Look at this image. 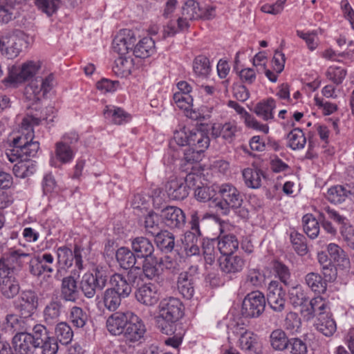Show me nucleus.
I'll return each instance as SVG.
<instances>
[{
    "label": "nucleus",
    "instance_id": "4",
    "mask_svg": "<svg viewBox=\"0 0 354 354\" xmlns=\"http://www.w3.org/2000/svg\"><path fill=\"white\" fill-rule=\"evenodd\" d=\"M107 270L101 266L93 269V272H86L83 274L80 288L84 295L91 299L94 297L97 291L102 290L106 286L108 280Z\"/></svg>",
    "mask_w": 354,
    "mask_h": 354
},
{
    "label": "nucleus",
    "instance_id": "23",
    "mask_svg": "<svg viewBox=\"0 0 354 354\" xmlns=\"http://www.w3.org/2000/svg\"><path fill=\"white\" fill-rule=\"evenodd\" d=\"M165 190L169 198L172 200H183L188 194V189L182 180L174 178L165 185Z\"/></svg>",
    "mask_w": 354,
    "mask_h": 354
},
{
    "label": "nucleus",
    "instance_id": "24",
    "mask_svg": "<svg viewBox=\"0 0 354 354\" xmlns=\"http://www.w3.org/2000/svg\"><path fill=\"white\" fill-rule=\"evenodd\" d=\"M315 326L317 330L327 337L332 336L336 331V322L333 318V315L329 314H319V317L316 319Z\"/></svg>",
    "mask_w": 354,
    "mask_h": 354
},
{
    "label": "nucleus",
    "instance_id": "58",
    "mask_svg": "<svg viewBox=\"0 0 354 354\" xmlns=\"http://www.w3.org/2000/svg\"><path fill=\"white\" fill-rule=\"evenodd\" d=\"M265 277L259 269H249L247 272L245 284L254 288L260 287L264 282Z\"/></svg>",
    "mask_w": 354,
    "mask_h": 354
},
{
    "label": "nucleus",
    "instance_id": "54",
    "mask_svg": "<svg viewBox=\"0 0 354 354\" xmlns=\"http://www.w3.org/2000/svg\"><path fill=\"white\" fill-rule=\"evenodd\" d=\"M32 339L35 346L37 348L40 344L44 343V342L50 337V333L46 328V327L42 324H36L33 326L32 333H30Z\"/></svg>",
    "mask_w": 354,
    "mask_h": 354
},
{
    "label": "nucleus",
    "instance_id": "31",
    "mask_svg": "<svg viewBox=\"0 0 354 354\" xmlns=\"http://www.w3.org/2000/svg\"><path fill=\"white\" fill-rule=\"evenodd\" d=\"M19 280L15 277H5L0 282V291L8 299L15 298L20 291Z\"/></svg>",
    "mask_w": 354,
    "mask_h": 354
},
{
    "label": "nucleus",
    "instance_id": "40",
    "mask_svg": "<svg viewBox=\"0 0 354 354\" xmlns=\"http://www.w3.org/2000/svg\"><path fill=\"white\" fill-rule=\"evenodd\" d=\"M275 107L274 100L268 98L265 101L259 102L254 107V112L265 121H268L274 118L273 111Z\"/></svg>",
    "mask_w": 354,
    "mask_h": 354
},
{
    "label": "nucleus",
    "instance_id": "34",
    "mask_svg": "<svg viewBox=\"0 0 354 354\" xmlns=\"http://www.w3.org/2000/svg\"><path fill=\"white\" fill-rule=\"evenodd\" d=\"M105 118L110 120L113 124H122L129 122L130 115L122 109L116 106H106L103 111Z\"/></svg>",
    "mask_w": 354,
    "mask_h": 354
},
{
    "label": "nucleus",
    "instance_id": "59",
    "mask_svg": "<svg viewBox=\"0 0 354 354\" xmlns=\"http://www.w3.org/2000/svg\"><path fill=\"white\" fill-rule=\"evenodd\" d=\"M216 241L214 240L207 241L203 243V254L206 264L212 266L214 263L217 257L215 250Z\"/></svg>",
    "mask_w": 354,
    "mask_h": 354
},
{
    "label": "nucleus",
    "instance_id": "27",
    "mask_svg": "<svg viewBox=\"0 0 354 354\" xmlns=\"http://www.w3.org/2000/svg\"><path fill=\"white\" fill-rule=\"evenodd\" d=\"M156 52L155 41L151 37H144L133 48V53L136 57L145 59Z\"/></svg>",
    "mask_w": 354,
    "mask_h": 354
},
{
    "label": "nucleus",
    "instance_id": "46",
    "mask_svg": "<svg viewBox=\"0 0 354 354\" xmlns=\"http://www.w3.org/2000/svg\"><path fill=\"white\" fill-rule=\"evenodd\" d=\"M55 152L56 159L62 164L71 162L74 157V151L72 147L61 141L55 144Z\"/></svg>",
    "mask_w": 354,
    "mask_h": 354
},
{
    "label": "nucleus",
    "instance_id": "15",
    "mask_svg": "<svg viewBox=\"0 0 354 354\" xmlns=\"http://www.w3.org/2000/svg\"><path fill=\"white\" fill-rule=\"evenodd\" d=\"M167 259L168 258H165L164 260L162 257H158L155 255L145 259L141 269L144 276L148 279H153L158 277L165 267L170 268L167 265V263H170Z\"/></svg>",
    "mask_w": 354,
    "mask_h": 354
},
{
    "label": "nucleus",
    "instance_id": "26",
    "mask_svg": "<svg viewBox=\"0 0 354 354\" xmlns=\"http://www.w3.org/2000/svg\"><path fill=\"white\" fill-rule=\"evenodd\" d=\"M214 241L218 250L224 256L233 254L239 248V241L232 234L220 236L217 240Z\"/></svg>",
    "mask_w": 354,
    "mask_h": 354
},
{
    "label": "nucleus",
    "instance_id": "33",
    "mask_svg": "<svg viewBox=\"0 0 354 354\" xmlns=\"http://www.w3.org/2000/svg\"><path fill=\"white\" fill-rule=\"evenodd\" d=\"M245 185L252 189H258L261 186L263 171L257 168H246L242 171Z\"/></svg>",
    "mask_w": 354,
    "mask_h": 354
},
{
    "label": "nucleus",
    "instance_id": "21",
    "mask_svg": "<svg viewBox=\"0 0 354 354\" xmlns=\"http://www.w3.org/2000/svg\"><path fill=\"white\" fill-rule=\"evenodd\" d=\"M64 312V305L60 299L51 300L44 309V322L49 325L57 323Z\"/></svg>",
    "mask_w": 354,
    "mask_h": 354
},
{
    "label": "nucleus",
    "instance_id": "3",
    "mask_svg": "<svg viewBox=\"0 0 354 354\" xmlns=\"http://www.w3.org/2000/svg\"><path fill=\"white\" fill-rule=\"evenodd\" d=\"M218 198L214 200L217 211L227 215L230 209H236L242 205L243 199L239 190L231 183H223L217 187Z\"/></svg>",
    "mask_w": 354,
    "mask_h": 354
},
{
    "label": "nucleus",
    "instance_id": "22",
    "mask_svg": "<svg viewBox=\"0 0 354 354\" xmlns=\"http://www.w3.org/2000/svg\"><path fill=\"white\" fill-rule=\"evenodd\" d=\"M131 248L137 258L146 259L153 255L154 247L147 238L139 236L131 241Z\"/></svg>",
    "mask_w": 354,
    "mask_h": 354
},
{
    "label": "nucleus",
    "instance_id": "2",
    "mask_svg": "<svg viewBox=\"0 0 354 354\" xmlns=\"http://www.w3.org/2000/svg\"><path fill=\"white\" fill-rule=\"evenodd\" d=\"M184 308L180 299L175 297L164 299L160 304V314L156 318L158 328L162 333H174L172 324L184 315Z\"/></svg>",
    "mask_w": 354,
    "mask_h": 354
},
{
    "label": "nucleus",
    "instance_id": "47",
    "mask_svg": "<svg viewBox=\"0 0 354 354\" xmlns=\"http://www.w3.org/2000/svg\"><path fill=\"white\" fill-rule=\"evenodd\" d=\"M123 297L110 288H107L103 293L102 299L104 307L109 311H115L120 306Z\"/></svg>",
    "mask_w": 354,
    "mask_h": 354
},
{
    "label": "nucleus",
    "instance_id": "32",
    "mask_svg": "<svg viewBox=\"0 0 354 354\" xmlns=\"http://www.w3.org/2000/svg\"><path fill=\"white\" fill-rule=\"evenodd\" d=\"M306 286L314 292L324 294L327 290V283L321 274L311 272L304 277Z\"/></svg>",
    "mask_w": 354,
    "mask_h": 354
},
{
    "label": "nucleus",
    "instance_id": "25",
    "mask_svg": "<svg viewBox=\"0 0 354 354\" xmlns=\"http://www.w3.org/2000/svg\"><path fill=\"white\" fill-rule=\"evenodd\" d=\"M209 142L210 139L206 132L199 129L189 131V147L204 152L208 148Z\"/></svg>",
    "mask_w": 354,
    "mask_h": 354
},
{
    "label": "nucleus",
    "instance_id": "64",
    "mask_svg": "<svg viewBox=\"0 0 354 354\" xmlns=\"http://www.w3.org/2000/svg\"><path fill=\"white\" fill-rule=\"evenodd\" d=\"M346 73V71L342 68L330 67L326 71V75L334 84L339 85L342 83Z\"/></svg>",
    "mask_w": 354,
    "mask_h": 354
},
{
    "label": "nucleus",
    "instance_id": "61",
    "mask_svg": "<svg viewBox=\"0 0 354 354\" xmlns=\"http://www.w3.org/2000/svg\"><path fill=\"white\" fill-rule=\"evenodd\" d=\"M57 262L64 266L70 267L73 264V251L66 246L59 247L57 250Z\"/></svg>",
    "mask_w": 354,
    "mask_h": 354
},
{
    "label": "nucleus",
    "instance_id": "19",
    "mask_svg": "<svg viewBox=\"0 0 354 354\" xmlns=\"http://www.w3.org/2000/svg\"><path fill=\"white\" fill-rule=\"evenodd\" d=\"M60 289V297L64 301L75 302L79 298L77 282L73 276L63 278Z\"/></svg>",
    "mask_w": 354,
    "mask_h": 354
},
{
    "label": "nucleus",
    "instance_id": "43",
    "mask_svg": "<svg viewBox=\"0 0 354 354\" xmlns=\"http://www.w3.org/2000/svg\"><path fill=\"white\" fill-rule=\"evenodd\" d=\"M193 70L198 77L201 78L207 77L211 71L209 59L204 55L197 56L193 62Z\"/></svg>",
    "mask_w": 354,
    "mask_h": 354
},
{
    "label": "nucleus",
    "instance_id": "53",
    "mask_svg": "<svg viewBox=\"0 0 354 354\" xmlns=\"http://www.w3.org/2000/svg\"><path fill=\"white\" fill-rule=\"evenodd\" d=\"M17 10L12 0L0 4V22L7 24L16 17Z\"/></svg>",
    "mask_w": 354,
    "mask_h": 354
},
{
    "label": "nucleus",
    "instance_id": "55",
    "mask_svg": "<svg viewBox=\"0 0 354 354\" xmlns=\"http://www.w3.org/2000/svg\"><path fill=\"white\" fill-rule=\"evenodd\" d=\"M69 318L75 327L82 328L85 326L88 317L82 308L73 306L71 309Z\"/></svg>",
    "mask_w": 354,
    "mask_h": 354
},
{
    "label": "nucleus",
    "instance_id": "41",
    "mask_svg": "<svg viewBox=\"0 0 354 354\" xmlns=\"http://www.w3.org/2000/svg\"><path fill=\"white\" fill-rule=\"evenodd\" d=\"M194 281L189 279L187 274H180L178 278V290L185 299H191L194 294Z\"/></svg>",
    "mask_w": 354,
    "mask_h": 354
},
{
    "label": "nucleus",
    "instance_id": "7",
    "mask_svg": "<svg viewBox=\"0 0 354 354\" xmlns=\"http://www.w3.org/2000/svg\"><path fill=\"white\" fill-rule=\"evenodd\" d=\"M266 299L259 291H252L244 298L242 304L241 313L247 318L259 317L264 311Z\"/></svg>",
    "mask_w": 354,
    "mask_h": 354
},
{
    "label": "nucleus",
    "instance_id": "10",
    "mask_svg": "<svg viewBox=\"0 0 354 354\" xmlns=\"http://www.w3.org/2000/svg\"><path fill=\"white\" fill-rule=\"evenodd\" d=\"M146 331V326L142 319L132 313L122 335L127 342L135 343L140 342L144 337Z\"/></svg>",
    "mask_w": 354,
    "mask_h": 354
},
{
    "label": "nucleus",
    "instance_id": "35",
    "mask_svg": "<svg viewBox=\"0 0 354 354\" xmlns=\"http://www.w3.org/2000/svg\"><path fill=\"white\" fill-rule=\"evenodd\" d=\"M328 252L335 263L342 268H347L350 266V259L344 250L335 243H330L327 246Z\"/></svg>",
    "mask_w": 354,
    "mask_h": 354
},
{
    "label": "nucleus",
    "instance_id": "14",
    "mask_svg": "<svg viewBox=\"0 0 354 354\" xmlns=\"http://www.w3.org/2000/svg\"><path fill=\"white\" fill-rule=\"evenodd\" d=\"M136 39L132 30L125 29L120 30L113 41V50L114 52L123 56L133 50Z\"/></svg>",
    "mask_w": 354,
    "mask_h": 354
},
{
    "label": "nucleus",
    "instance_id": "13",
    "mask_svg": "<svg viewBox=\"0 0 354 354\" xmlns=\"http://www.w3.org/2000/svg\"><path fill=\"white\" fill-rule=\"evenodd\" d=\"M132 311H118L111 314L106 319V326L113 335H122Z\"/></svg>",
    "mask_w": 354,
    "mask_h": 354
},
{
    "label": "nucleus",
    "instance_id": "5",
    "mask_svg": "<svg viewBox=\"0 0 354 354\" xmlns=\"http://www.w3.org/2000/svg\"><path fill=\"white\" fill-rule=\"evenodd\" d=\"M39 298L35 291L28 289L22 290L13 301V307L21 318H29L38 307Z\"/></svg>",
    "mask_w": 354,
    "mask_h": 354
},
{
    "label": "nucleus",
    "instance_id": "56",
    "mask_svg": "<svg viewBox=\"0 0 354 354\" xmlns=\"http://www.w3.org/2000/svg\"><path fill=\"white\" fill-rule=\"evenodd\" d=\"M200 5L194 0H187L182 7V15L187 19H198Z\"/></svg>",
    "mask_w": 354,
    "mask_h": 354
},
{
    "label": "nucleus",
    "instance_id": "17",
    "mask_svg": "<svg viewBox=\"0 0 354 354\" xmlns=\"http://www.w3.org/2000/svg\"><path fill=\"white\" fill-rule=\"evenodd\" d=\"M136 299L146 306H153L158 303L160 294L156 286L149 283L141 286L136 292Z\"/></svg>",
    "mask_w": 354,
    "mask_h": 354
},
{
    "label": "nucleus",
    "instance_id": "1",
    "mask_svg": "<svg viewBox=\"0 0 354 354\" xmlns=\"http://www.w3.org/2000/svg\"><path fill=\"white\" fill-rule=\"evenodd\" d=\"M41 117L27 115L21 121L20 130L13 137L10 148L6 150V155L11 162L19 160L28 161L35 157L39 149L38 141H34L33 127L40 124Z\"/></svg>",
    "mask_w": 354,
    "mask_h": 354
},
{
    "label": "nucleus",
    "instance_id": "39",
    "mask_svg": "<svg viewBox=\"0 0 354 354\" xmlns=\"http://www.w3.org/2000/svg\"><path fill=\"white\" fill-rule=\"evenodd\" d=\"M157 246L166 252H171L175 245V238L172 233L167 230H161L155 236Z\"/></svg>",
    "mask_w": 354,
    "mask_h": 354
},
{
    "label": "nucleus",
    "instance_id": "30",
    "mask_svg": "<svg viewBox=\"0 0 354 354\" xmlns=\"http://www.w3.org/2000/svg\"><path fill=\"white\" fill-rule=\"evenodd\" d=\"M245 265L244 260L239 256L227 255L220 261L221 270L227 274H234L242 270Z\"/></svg>",
    "mask_w": 354,
    "mask_h": 354
},
{
    "label": "nucleus",
    "instance_id": "51",
    "mask_svg": "<svg viewBox=\"0 0 354 354\" xmlns=\"http://www.w3.org/2000/svg\"><path fill=\"white\" fill-rule=\"evenodd\" d=\"M290 239L295 251L299 255L304 256L307 254L306 239L303 234L293 230L290 234Z\"/></svg>",
    "mask_w": 354,
    "mask_h": 354
},
{
    "label": "nucleus",
    "instance_id": "29",
    "mask_svg": "<svg viewBox=\"0 0 354 354\" xmlns=\"http://www.w3.org/2000/svg\"><path fill=\"white\" fill-rule=\"evenodd\" d=\"M237 333L240 335L238 341L239 347L245 352L256 353L255 347L257 344V335L252 331L243 328H240V331Z\"/></svg>",
    "mask_w": 354,
    "mask_h": 354
},
{
    "label": "nucleus",
    "instance_id": "37",
    "mask_svg": "<svg viewBox=\"0 0 354 354\" xmlns=\"http://www.w3.org/2000/svg\"><path fill=\"white\" fill-rule=\"evenodd\" d=\"M212 131L214 135L220 136L225 140L231 142L236 136L239 129L236 122L230 121L223 124H218L217 127H213Z\"/></svg>",
    "mask_w": 354,
    "mask_h": 354
},
{
    "label": "nucleus",
    "instance_id": "44",
    "mask_svg": "<svg viewBox=\"0 0 354 354\" xmlns=\"http://www.w3.org/2000/svg\"><path fill=\"white\" fill-rule=\"evenodd\" d=\"M290 303L295 306H303L308 301L307 292L301 285L292 287L288 291Z\"/></svg>",
    "mask_w": 354,
    "mask_h": 354
},
{
    "label": "nucleus",
    "instance_id": "63",
    "mask_svg": "<svg viewBox=\"0 0 354 354\" xmlns=\"http://www.w3.org/2000/svg\"><path fill=\"white\" fill-rule=\"evenodd\" d=\"M313 308L314 309L316 318L319 317V314H329L330 306L327 301L322 297H315L311 299Z\"/></svg>",
    "mask_w": 354,
    "mask_h": 354
},
{
    "label": "nucleus",
    "instance_id": "18",
    "mask_svg": "<svg viewBox=\"0 0 354 354\" xmlns=\"http://www.w3.org/2000/svg\"><path fill=\"white\" fill-rule=\"evenodd\" d=\"M30 333L27 330L17 333L12 338L13 348L17 354H32L35 344Z\"/></svg>",
    "mask_w": 354,
    "mask_h": 354
},
{
    "label": "nucleus",
    "instance_id": "36",
    "mask_svg": "<svg viewBox=\"0 0 354 354\" xmlns=\"http://www.w3.org/2000/svg\"><path fill=\"white\" fill-rule=\"evenodd\" d=\"M117 261L123 269L127 270L135 267L136 255L133 251L126 247L118 248L115 254Z\"/></svg>",
    "mask_w": 354,
    "mask_h": 354
},
{
    "label": "nucleus",
    "instance_id": "60",
    "mask_svg": "<svg viewBox=\"0 0 354 354\" xmlns=\"http://www.w3.org/2000/svg\"><path fill=\"white\" fill-rule=\"evenodd\" d=\"M133 68L132 59L123 56H120L115 61L114 69L115 73L122 76H127L131 74Z\"/></svg>",
    "mask_w": 354,
    "mask_h": 354
},
{
    "label": "nucleus",
    "instance_id": "45",
    "mask_svg": "<svg viewBox=\"0 0 354 354\" xmlns=\"http://www.w3.org/2000/svg\"><path fill=\"white\" fill-rule=\"evenodd\" d=\"M288 146L293 150L303 149L306 143V138L303 131L299 128L293 129L288 134Z\"/></svg>",
    "mask_w": 354,
    "mask_h": 354
},
{
    "label": "nucleus",
    "instance_id": "20",
    "mask_svg": "<svg viewBox=\"0 0 354 354\" xmlns=\"http://www.w3.org/2000/svg\"><path fill=\"white\" fill-rule=\"evenodd\" d=\"M227 106L230 108L234 109L237 112V113L241 115L244 118L245 122L248 127L261 131L264 133H268L269 127L267 124H261L236 102L233 100H229L227 102Z\"/></svg>",
    "mask_w": 354,
    "mask_h": 354
},
{
    "label": "nucleus",
    "instance_id": "50",
    "mask_svg": "<svg viewBox=\"0 0 354 354\" xmlns=\"http://www.w3.org/2000/svg\"><path fill=\"white\" fill-rule=\"evenodd\" d=\"M24 94L26 97L33 102H38L43 95L42 85H41L38 78L32 80L25 88Z\"/></svg>",
    "mask_w": 354,
    "mask_h": 354
},
{
    "label": "nucleus",
    "instance_id": "49",
    "mask_svg": "<svg viewBox=\"0 0 354 354\" xmlns=\"http://www.w3.org/2000/svg\"><path fill=\"white\" fill-rule=\"evenodd\" d=\"M270 338L271 346L274 349L283 351L288 348L289 339H288L286 333L281 329L273 330Z\"/></svg>",
    "mask_w": 354,
    "mask_h": 354
},
{
    "label": "nucleus",
    "instance_id": "42",
    "mask_svg": "<svg viewBox=\"0 0 354 354\" xmlns=\"http://www.w3.org/2000/svg\"><path fill=\"white\" fill-rule=\"evenodd\" d=\"M55 339L62 344H68L73 337V331L68 324L64 322L58 323L55 328Z\"/></svg>",
    "mask_w": 354,
    "mask_h": 354
},
{
    "label": "nucleus",
    "instance_id": "57",
    "mask_svg": "<svg viewBox=\"0 0 354 354\" xmlns=\"http://www.w3.org/2000/svg\"><path fill=\"white\" fill-rule=\"evenodd\" d=\"M60 3L61 0H35L37 8L48 16H51L57 11Z\"/></svg>",
    "mask_w": 354,
    "mask_h": 354
},
{
    "label": "nucleus",
    "instance_id": "38",
    "mask_svg": "<svg viewBox=\"0 0 354 354\" xmlns=\"http://www.w3.org/2000/svg\"><path fill=\"white\" fill-rule=\"evenodd\" d=\"M19 317V314L7 315L5 321L3 323V329L11 334L17 332V333L28 330V328L24 326V322Z\"/></svg>",
    "mask_w": 354,
    "mask_h": 354
},
{
    "label": "nucleus",
    "instance_id": "48",
    "mask_svg": "<svg viewBox=\"0 0 354 354\" xmlns=\"http://www.w3.org/2000/svg\"><path fill=\"white\" fill-rule=\"evenodd\" d=\"M304 231L310 239L317 237L319 232L318 221L312 215L307 214L302 218Z\"/></svg>",
    "mask_w": 354,
    "mask_h": 354
},
{
    "label": "nucleus",
    "instance_id": "6",
    "mask_svg": "<svg viewBox=\"0 0 354 354\" xmlns=\"http://www.w3.org/2000/svg\"><path fill=\"white\" fill-rule=\"evenodd\" d=\"M190 224L191 231L185 233L184 237L182 239V243L187 254L192 256L199 254L201 244L199 218L196 212L192 214Z\"/></svg>",
    "mask_w": 354,
    "mask_h": 354
},
{
    "label": "nucleus",
    "instance_id": "62",
    "mask_svg": "<svg viewBox=\"0 0 354 354\" xmlns=\"http://www.w3.org/2000/svg\"><path fill=\"white\" fill-rule=\"evenodd\" d=\"M301 322L298 314L295 312L287 313L284 320V327L291 333L297 332L301 327Z\"/></svg>",
    "mask_w": 354,
    "mask_h": 354
},
{
    "label": "nucleus",
    "instance_id": "11",
    "mask_svg": "<svg viewBox=\"0 0 354 354\" xmlns=\"http://www.w3.org/2000/svg\"><path fill=\"white\" fill-rule=\"evenodd\" d=\"M286 290L280 283L272 281L268 287L267 300L270 307L275 312H282L286 304Z\"/></svg>",
    "mask_w": 354,
    "mask_h": 354
},
{
    "label": "nucleus",
    "instance_id": "52",
    "mask_svg": "<svg viewBox=\"0 0 354 354\" xmlns=\"http://www.w3.org/2000/svg\"><path fill=\"white\" fill-rule=\"evenodd\" d=\"M160 215L154 212H150L145 218V229L147 234L155 236L160 230Z\"/></svg>",
    "mask_w": 354,
    "mask_h": 354
},
{
    "label": "nucleus",
    "instance_id": "8",
    "mask_svg": "<svg viewBox=\"0 0 354 354\" xmlns=\"http://www.w3.org/2000/svg\"><path fill=\"white\" fill-rule=\"evenodd\" d=\"M40 61H27L20 66H12L9 72L7 82L11 83H21L30 80L41 68Z\"/></svg>",
    "mask_w": 354,
    "mask_h": 354
},
{
    "label": "nucleus",
    "instance_id": "9",
    "mask_svg": "<svg viewBox=\"0 0 354 354\" xmlns=\"http://www.w3.org/2000/svg\"><path fill=\"white\" fill-rule=\"evenodd\" d=\"M328 218L340 225L339 232L347 245L354 250V228L350 225L348 219L338 211L326 206L324 208Z\"/></svg>",
    "mask_w": 354,
    "mask_h": 354
},
{
    "label": "nucleus",
    "instance_id": "12",
    "mask_svg": "<svg viewBox=\"0 0 354 354\" xmlns=\"http://www.w3.org/2000/svg\"><path fill=\"white\" fill-rule=\"evenodd\" d=\"M160 216L165 225L171 229H181L185 225V213L180 208L176 206H167L163 208Z\"/></svg>",
    "mask_w": 354,
    "mask_h": 354
},
{
    "label": "nucleus",
    "instance_id": "16",
    "mask_svg": "<svg viewBox=\"0 0 354 354\" xmlns=\"http://www.w3.org/2000/svg\"><path fill=\"white\" fill-rule=\"evenodd\" d=\"M326 198L331 203L338 205L353 196V184L337 185L328 189Z\"/></svg>",
    "mask_w": 354,
    "mask_h": 354
},
{
    "label": "nucleus",
    "instance_id": "28",
    "mask_svg": "<svg viewBox=\"0 0 354 354\" xmlns=\"http://www.w3.org/2000/svg\"><path fill=\"white\" fill-rule=\"evenodd\" d=\"M110 290H115L116 293L127 298L132 292L130 285L128 283L125 276L122 274L115 273L110 278Z\"/></svg>",
    "mask_w": 354,
    "mask_h": 354
}]
</instances>
